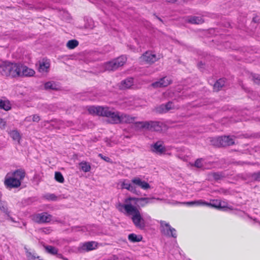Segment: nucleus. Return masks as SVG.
<instances>
[{
  "instance_id": "obj_1",
  "label": "nucleus",
  "mask_w": 260,
  "mask_h": 260,
  "mask_svg": "<svg viewBox=\"0 0 260 260\" xmlns=\"http://www.w3.org/2000/svg\"><path fill=\"white\" fill-rule=\"evenodd\" d=\"M88 112L92 114H95L97 115L108 118V122L110 123L119 124L120 122L121 113L110 110L108 107L90 106L88 108Z\"/></svg>"
},
{
  "instance_id": "obj_2",
  "label": "nucleus",
  "mask_w": 260,
  "mask_h": 260,
  "mask_svg": "<svg viewBox=\"0 0 260 260\" xmlns=\"http://www.w3.org/2000/svg\"><path fill=\"white\" fill-rule=\"evenodd\" d=\"M19 63L6 61L0 66V73L4 76L16 78L20 75Z\"/></svg>"
},
{
  "instance_id": "obj_3",
  "label": "nucleus",
  "mask_w": 260,
  "mask_h": 260,
  "mask_svg": "<svg viewBox=\"0 0 260 260\" xmlns=\"http://www.w3.org/2000/svg\"><path fill=\"white\" fill-rule=\"evenodd\" d=\"M129 216H132L131 219L135 227L140 230H144L147 225V221L151 220L149 215H146L143 217L137 207L135 208Z\"/></svg>"
},
{
  "instance_id": "obj_4",
  "label": "nucleus",
  "mask_w": 260,
  "mask_h": 260,
  "mask_svg": "<svg viewBox=\"0 0 260 260\" xmlns=\"http://www.w3.org/2000/svg\"><path fill=\"white\" fill-rule=\"evenodd\" d=\"M233 136H223L213 138L211 140V144L217 147H225L233 145L235 144Z\"/></svg>"
},
{
  "instance_id": "obj_5",
  "label": "nucleus",
  "mask_w": 260,
  "mask_h": 260,
  "mask_svg": "<svg viewBox=\"0 0 260 260\" xmlns=\"http://www.w3.org/2000/svg\"><path fill=\"white\" fill-rule=\"evenodd\" d=\"M126 61V57L122 55L111 61L105 63L104 68L106 71H114L119 67L122 66Z\"/></svg>"
},
{
  "instance_id": "obj_6",
  "label": "nucleus",
  "mask_w": 260,
  "mask_h": 260,
  "mask_svg": "<svg viewBox=\"0 0 260 260\" xmlns=\"http://www.w3.org/2000/svg\"><path fill=\"white\" fill-rule=\"evenodd\" d=\"M160 230L161 233L167 237L174 238H176L177 237L175 229L172 228L169 223L165 221L161 220L160 221Z\"/></svg>"
},
{
  "instance_id": "obj_7",
  "label": "nucleus",
  "mask_w": 260,
  "mask_h": 260,
  "mask_svg": "<svg viewBox=\"0 0 260 260\" xmlns=\"http://www.w3.org/2000/svg\"><path fill=\"white\" fill-rule=\"evenodd\" d=\"M52 217V215L46 212L36 213L31 215L32 221L39 224L49 223L51 221Z\"/></svg>"
},
{
  "instance_id": "obj_8",
  "label": "nucleus",
  "mask_w": 260,
  "mask_h": 260,
  "mask_svg": "<svg viewBox=\"0 0 260 260\" xmlns=\"http://www.w3.org/2000/svg\"><path fill=\"white\" fill-rule=\"evenodd\" d=\"M4 184L7 188L12 189L19 187L21 182L12 176L11 173H8L5 178Z\"/></svg>"
},
{
  "instance_id": "obj_9",
  "label": "nucleus",
  "mask_w": 260,
  "mask_h": 260,
  "mask_svg": "<svg viewBox=\"0 0 260 260\" xmlns=\"http://www.w3.org/2000/svg\"><path fill=\"white\" fill-rule=\"evenodd\" d=\"M130 202H124L125 204L118 202L116 205V207L119 211L124 213L127 216H129V214L136 207L132 205Z\"/></svg>"
},
{
  "instance_id": "obj_10",
  "label": "nucleus",
  "mask_w": 260,
  "mask_h": 260,
  "mask_svg": "<svg viewBox=\"0 0 260 260\" xmlns=\"http://www.w3.org/2000/svg\"><path fill=\"white\" fill-rule=\"evenodd\" d=\"M153 199L149 198H133L129 197L124 200V202L134 201L138 207H143L147 204L151 203Z\"/></svg>"
},
{
  "instance_id": "obj_11",
  "label": "nucleus",
  "mask_w": 260,
  "mask_h": 260,
  "mask_svg": "<svg viewBox=\"0 0 260 260\" xmlns=\"http://www.w3.org/2000/svg\"><path fill=\"white\" fill-rule=\"evenodd\" d=\"M172 79L170 77L165 76L159 79V80L152 83L151 86L155 88L165 87L172 84Z\"/></svg>"
},
{
  "instance_id": "obj_12",
  "label": "nucleus",
  "mask_w": 260,
  "mask_h": 260,
  "mask_svg": "<svg viewBox=\"0 0 260 260\" xmlns=\"http://www.w3.org/2000/svg\"><path fill=\"white\" fill-rule=\"evenodd\" d=\"M133 185L137 189V187H140L143 190H147L150 188L149 184L144 180H142L140 177H135L131 180Z\"/></svg>"
},
{
  "instance_id": "obj_13",
  "label": "nucleus",
  "mask_w": 260,
  "mask_h": 260,
  "mask_svg": "<svg viewBox=\"0 0 260 260\" xmlns=\"http://www.w3.org/2000/svg\"><path fill=\"white\" fill-rule=\"evenodd\" d=\"M151 151L156 154L161 155L166 152V148L162 145V142L157 141L150 146Z\"/></svg>"
},
{
  "instance_id": "obj_14",
  "label": "nucleus",
  "mask_w": 260,
  "mask_h": 260,
  "mask_svg": "<svg viewBox=\"0 0 260 260\" xmlns=\"http://www.w3.org/2000/svg\"><path fill=\"white\" fill-rule=\"evenodd\" d=\"M98 245V243L95 241L86 242L81 244L79 249L83 251H89L97 248Z\"/></svg>"
},
{
  "instance_id": "obj_15",
  "label": "nucleus",
  "mask_w": 260,
  "mask_h": 260,
  "mask_svg": "<svg viewBox=\"0 0 260 260\" xmlns=\"http://www.w3.org/2000/svg\"><path fill=\"white\" fill-rule=\"evenodd\" d=\"M20 75L19 77H31L34 75L35 72L34 70L19 63Z\"/></svg>"
},
{
  "instance_id": "obj_16",
  "label": "nucleus",
  "mask_w": 260,
  "mask_h": 260,
  "mask_svg": "<svg viewBox=\"0 0 260 260\" xmlns=\"http://www.w3.org/2000/svg\"><path fill=\"white\" fill-rule=\"evenodd\" d=\"M141 58L142 60L150 64L155 62L157 60L156 55L149 52H146Z\"/></svg>"
},
{
  "instance_id": "obj_17",
  "label": "nucleus",
  "mask_w": 260,
  "mask_h": 260,
  "mask_svg": "<svg viewBox=\"0 0 260 260\" xmlns=\"http://www.w3.org/2000/svg\"><path fill=\"white\" fill-rule=\"evenodd\" d=\"M122 188L126 189L131 192L139 195L140 193L139 190H138L133 185V183H129L128 181L124 180L121 184Z\"/></svg>"
},
{
  "instance_id": "obj_18",
  "label": "nucleus",
  "mask_w": 260,
  "mask_h": 260,
  "mask_svg": "<svg viewBox=\"0 0 260 260\" xmlns=\"http://www.w3.org/2000/svg\"><path fill=\"white\" fill-rule=\"evenodd\" d=\"M136 118V117L132 116L128 114L121 113L120 123H133Z\"/></svg>"
},
{
  "instance_id": "obj_19",
  "label": "nucleus",
  "mask_w": 260,
  "mask_h": 260,
  "mask_svg": "<svg viewBox=\"0 0 260 260\" xmlns=\"http://www.w3.org/2000/svg\"><path fill=\"white\" fill-rule=\"evenodd\" d=\"M148 123L146 129L151 131H159L161 129L160 123L158 121H146Z\"/></svg>"
},
{
  "instance_id": "obj_20",
  "label": "nucleus",
  "mask_w": 260,
  "mask_h": 260,
  "mask_svg": "<svg viewBox=\"0 0 260 260\" xmlns=\"http://www.w3.org/2000/svg\"><path fill=\"white\" fill-rule=\"evenodd\" d=\"M12 176L16 179H18L19 181H21L25 176V172L23 169H17L13 172H10Z\"/></svg>"
},
{
  "instance_id": "obj_21",
  "label": "nucleus",
  "mask_w": 260,
  "mask_h": 260,
  "mask_svg": "<svg viewBox=\"0 0 260 260\" xmlns=\"http://www.w3.org/2000/svg\"><path fill=\"white\" fill-rule=\"evenodd\" d=\"M186 21L191 24H199L203 23L204 20L201 17L190 16L187 18Z\"/></svg>"
},
{
  "instance_id": "obj_22",
  "label": "nucleus",
  "mask_w": 260,
  "mask_h": 260,
  "mask_svg": "<svg viewBox=\"0 0 260 260\" xmlns=\"http://www.w3.org/2000/svg\"><path fill=\"white\" fill-rule=\"evenodd\" d=\"M133 128L137 131H141L143 129H146L148 126V123L146 121H139L133 123Z\"/></svg>"
},
{
  "instance_id": "obj_23",
  "label": "nucleus",
  "mask_w": 260,
  "mask_h": 260,
  "mask_svg": "<svg viewBox=\"0 0 260 260\" xmlns=\"http://www.w3.org/2000/svg\"><path fill=\"white\" fill-rule=\"evenodd\" d=\"M133 83L134 79L133 78H127L121 82L120 87L121 89L128 88L133 85Z\"/></svg>"
},
{
  "instance_id": "obj_24",
  "label": "nucleus",
  "mask_w": 260,
  "mask_h": 260,
  "mask_svg": "<svg viewBox=\"0 0 260 260\" xmlns=\"http://www.w3.org/2000/svg\"><path fill=\"white\" fill-rule=\"evenodd\" d=\"M225 79L224 78H221L217 80L214 83L213 86L214 90L215 91H218L225 84Z\"/></svg>"
},
{
  "instance_id": "obj_25",
  "label": "nucleus",
  "mask_w": 260,
  "mask_h": 260,
  "mask_svg": "<svg viewBox=\"0 0 260 260\" xmlns=\"http://www.w3.org/2000/svg\"><path fill=\"white\" fill-rule=\"evenodd\" d=\"M44 88L46 90H58L59 87L53 81H49L45 83Z\"/></svg>"
},
{
  "instance_id": "obj_26",
  "label": "nucleus",
  "mask_w": 260,
  "mask_h": 260,
  "mask_svg": "<svg viewBox=\"0 0 260 260\" xmlns=\"http://www.w3.org/2000/svg\"><path fill=\"white\" fill-rule=\"evenodd\" d=\"M9 135L14 141H17L18 144L20 143V140L21 138V136L18 131H17V130L11 131L10 132Z\"/></svg>"
},
{
  "instance_id": "obj_27",
  "label": "nucleus",
  "mask_w": 260,
  "mask_h": 260,
  "mask_svg": "<svg viewBox=\"0 0 260 260\" xmlns=\"http://www.w3.org/2000/svg\"><path fill=\"white\" fill-rule=\"evenodd\" d=\"M44 247L46 252L51 255H56L58 251L57 248L51 245H44Z\"/></svg>"
},
{
  "instance_id": "obj_28",
  "label": "nucleus",
  "mask_w": 260,
  "mask_h": 260,
  "mask_svg": "<svg viewBox=\"0 0 260 260\" xmlns=\"http://www.w3.org/2000/svg\"><path fill=\"white\" fill-rule=\"evenodd\" d=\"M128 239L129 241L133 243L138 242L142 241V237L141 235H137L133 233L128 236Z\"/></svg>"
},
{
  "instance_id": "obj_29",
  "label": "nucleus",
  "mask_w": 260,
  "mask_h": 260,
  "mask_svg": "<svg viewBox=\"0 0 260 260\" xmlns=\"http://www.w3.org/2000/svg\"><path fill=\"white\" fill-rule=\"evenodd\" d=\"M204 205L219 209V206H220V201L213 200V203H208L203 201V206Z\"/></svg>"
},
{
  "instance_id": "obj_30",
  "label": "nucleus",
  "mask_w": 260,
  "mask_h": 260,
  "mask_svg": "<svg viewBox=\"0 0 260 260\" xmlns=\"http://www.w3.org/2000/svg\"><path fill=\"white\" fill-rule=\"evenodd\" d=\"M82 170L84 172H88L91 170V166L88 162L82 161L79 164Z\"/></svg>"
},
{
  "instance_id": "obj_31",
  "label": "nucleus",
  "mask_w": 260,
  "mask_h": 260,
  "mask_svg": "<svg viewBox=\"0 0 260 260\" xmlns=\"http://www.w3.org/2000/svg\"><path fill=\"white\" fill-rule=\"evenodd\" d=\"M11 105L9 102L0 99V109L8 111L11 109Z\"/></svg>"
},
{
  "instance_id": "obj_32",
  "label": "nucleus",
  "mask_w": 260,
  "mask_h": 260,
  "mask_svg": "<svg viewBox=\"0 0 260 260\" xmlns=\"http://www.w3.org/2000/svg\"><path fill=\"white\" fill-rule=\"evenodd\" d=\"M184 204H185L187 206H203V200H200L198 201L187 202L183 203Z\"/></svg>"
},
{
  "instance_id": "obj_33",
  "label": "nucleus",
  "mask_w": 260,
  "mask_h": 260,
  "mask_svg": "<svg viewBox=\"0 0 260 260\" xmlns=\"http://www.w3.org/2000/svg\"><path fill=\"white\" fill-rule=\"evenodd\" d=\"M204 164L205 161L204 159L202 158L197 159L194 164L193 166L197 168L203 169L204 168Z\"/></svg>"
},
{
  "instance_id": "obj_34",
  "label": "nucleus",
  "mask_w": 260,
  "mask_h": 260,
  "mask_svg": "<svg viewBox=\"0 0 260 260\" xmlns=\"http://www.w3.org/2000/svg\"><path fill=\"white\" fill-rule=\"evenodd\" d=\"M78 44L79 42L76 40H71L68 42L67 47L70 49H73L76 47Z\"/></svg>"
},
{
  "instance_id": "obj_35",
  "label": "nucleus",
  "mask_w": 260,
  "mask_h": 260,
  "mask_svg": "<svg viewBox=\"0 0 260 260\" xmlns=\"http://www.w3.org/2000/svg\"><path fill=\"white\" fill-rule=\"evenodd\" d=\"M220 206H219V209L224 211H227L228 209L233 210L232 206H229L227 203L224 202L220 201Z\"/></svg>"
},
{
  "instance_id": "obj_36",
  "label": "nucleus",
  "mask_w": 260,
  "mask_h": 260,
  "mask_svg": "<svg viewBox=\"0 0 260 260\" xmlns=\"http://www.w3.org/2000/svg\"><path fill=\"white\" fill-rule=\"evenodd\" d=\"M0 210L5 213L6 215H8L10 212L8 211L7 205L5 202L0 201Z\"/></svg>"
},
{
  "instance_id": "obj_37",
  "label": "nucleus",
  "mask_w": 260,
  "mask_h": 260,
  "mask_svg": "<svg viewBox=\"0 0 260 260\" xmlns=\"http://www.w3.org/2000/svg\"><path fill=\"white\" fill-rule=\"evenodd\" d=\"M55 179L59 183H63L64 180L62 174L59 172L55 173Z\"/></svg>"
},
{
  "instance_id": "obj_38",
  "label": "nucleus",
  "mask_w": 260,
  "mask_h": 260,
  "mask_svg": "<svg viewBox=\"0 0 260 260\" xmlns=\"http://www.w3.org/2000/svg\"><path fill=\"white\" fill-rule=\"evenodd\" d=\"M25 252H26V255L28 260H35L37 259L36 255L35 253H32L29 251H28V249L27 248H25Z\"/></svg>"
},
{
  "instance_id": "obj_39",
  "label": "nucleus",
  "mask_w": 260,
  "mask_h": 260,
  "mask_svg": "<svg viewBox=\"0 0 260 260\" xmlns=\"http://www.w3.org/2000/svg\"><path fill=\"white\" fill-rule=\"evenodd\" d=\"M165 104H161L159 106L156 107L155 110L156 112L159 113H167V110L165 109Z\"/></svg>"
},
{
  "instance_id": "obj_40",
  "label": "nucleus",
  "mask_w": 260,
  "mask_h": 260,
  "mask_svg": "<svg viewBox=\"0 0 260 260\" xmlns=\"http://www.w3.org/2000/svg\"><path fill=\"white\" fill-rule=\"evenodd\" d=\"M211 176L215 180H219L223 177L222 174L218 172L212 173Z\"/></svg>"
},
{
  "instance_id": "obj_41",
  "label": "nucleus",
  "mask_w": 260,
  "mask_h": 260,
  "mask_svg": "<svg viewBox=\"0 0 260 260\" xmlns=\"http://www.w3.org/2000/svg\"><path fill=\"white\" fill-rule=\"evenodd\" d=\"M252 80L257 84H260V75L256 74H251Z\"/></svg>"
},
{
  "instance_id": "obj_42",
  "label": "nucleus",
  "mask_w": 260,
  "mask_h": 260,
  "mask_svg": "<svg viewBox=\"0 0 260 260\" xmlns=\"http://www.w3.org/2000/svg\"><path fill=\"white\" fill-rule=\"evenodd\" d=\"M165 108L167 110V112H168L169 110L174 109L175 108V106L172 102H169L166 104H165Z\"/></svg>"
},
{
  "instance_id": "obj_43",
  "label": "nucleus",
  "mask_w": 260,
  "mask_h": 260,
  "mask_svg": "<svg viewBox=\"0 0 260 260\" xmlns=\"http://www.w3.org/2000/svg\"><path fill=\"white\" fill-rule=\"evenodd\" d=\"M251 177L255 181H260V172L253 173L251 175Z\"/></svg>"
},
{
  "instance_id": "obj_44",
  "label": "nucleus",
  "mask_w": 260,
  "mask_h": 260,
  "mask_svg": "<svg viewBox=\"0 0 260 260\" xmlns=\"http://www.w3.org/2000/svg\"><path fill=\"white\" fill-rule=\"evenodd\" d=\"M46 198L47 200L51 201H55L57 200V197L53 193L46 194Z\"/></svg>"
},
{
  "instance_id": "obj_45",
  "label": "nucleus",
  "mask_w": 260,
  "mask_h": 260,
  "mask_svg": "<svg viewBox=\"0 0 260 260\" xmlns=\"http://www.w3.org/2000/svg\"><path fill=\"white\" fill-rule=\"evenodd\" d=\"M49 68V65L47 63L43 62L40 64V70L42 71H47V69Z\"/></svg>"
},
{
  "instance_id": "obj_46",
  "label": "nucleus",
  "mask_w": 260,
  "mask_h": 260,
  "mask_svg": "<svg viewBox=\"0 0 260 260\" xmlns=\"http://www.w3.org/2000/svg\"><path fill=\"white\" fill-rule=\"evenodd\" d=\"M98 156L106 162H111L112 161L111 159L109 157L104 156L101 153L99 154Z\"/></svg>"
},
{
  "instance_id": "obj_47",
  "label": "nucleus",
  "mask_w": 260,
  "mask_h": 260,
  "mask_svg": "<svg viewBox=\"0 0 260 260\" xmlns=\"http://www.w3.org/2000/svg\"><path fill=\"white\" fill-rule=\"evenodd\" d=\"M40 120V116L38 115L35 114L32 116V120L34 122H39Z\"/></svg>"
},
{
  "instance_id": "obj_48",
  "label": "nucleus",
  "mask_w": 260,
  "mask_h": 260,
  "mask_svg": "<svg viewBox=\"0 0 260 260\" xmlns=\"http://www.w3.org/2000/svg\"><path fill=\"white\" fill-rule=\"evenodd\" d=\"M7 215V219H9V220H10L11 221L13 222H15V220L14 219V218L10 216V213L8 214V215Z\"/></svg>"
},
{
  "instance_id": "obj_49",
  "label": "nucleus",
  "mask_w": 260,
  "mask_h": 260,
  "mask_svg": "<svg viewBox=\"0 0 260 260\" xmlns=\"http://www.w3.org/2000/svg\"><path fill=\"white\" fill-rule=\"evenodd\" d=\"M6 147V144L4 143L1 142L0 141V150L2 149L3 148H5Z\"/></svg>"
},
{
  "instance_id": "obj_50",
  "label": "nucleus",
  "mask_w": 260,
  "mask_h": 260,
  "mask_svg": "<svg viewBox=\"0 0 260 260\" xmlns=\"http://www.w3.org/2000/svg\"><path fill=\"white\" fill-rule=\"evenodd\" d=\"M55 255L56 256V257L57 258H61V259H62L63 258V256L62 254L58 253H57V254H56Z\"/></svg>"
},
{
  "instance_id": "obj_51",
  "label": "nucleus",
  "mask_w": 260,
  "mask_h": 260,
  "mask_svg": "<svg viewBox=\"0 0 260 260\" xmlns=\"http://www.w3.org/2000/svg\"><path fill=\"white\" fill-rule=\"evenodd\" d=\"M248 217L251 219H253L255 222H257L259 223V221L256 218L253 219L249 215H247Z\"/></svg>"
},
{
  "instance_id": "obj_52",
  "label": "nucleus",
  "mask_w": 260,
  "mask_h": 260,
  "mask_svg": "<svg viewBox=\"0 0 260 260\" xmlns=\"http://www.w3.org/2000/svg\"><path fill=\"white\" fill-rule=\"evenodd\" d=\"M31 116L27 117H26V118H25V120L26 121H28V122L30 121H31Z\"/></svg>"
},
{
  "instance_id": "obj_53",
  "label": "nucleus",
  "mask_w": 260,
  "mask_h": 260,
  "mask_svg": "<svg viewBox=\"0 0 260 260\" xmlns=\"http://www.w3.org/2000/svg\"><path fill=\"white\" fill-rule=\"evenodd\" d=\"M166 1L169 3H174L175 2H177V0H166Z\"/></svg>"
},
{
  "instance_id": "obj_54",
  "label": "nucleus",
  "mask_w": 260,
  "mask_h": 260,
  "mask_svg": "<svg viewBox=\"0 0 260 260\" xmlns=\"http://www.w3.org/2000/svg\"><path fill=\"white\" fill-rule=\"evenodd\" d=\"M63 260H68V259L66 257H64V256H63V258H62Z\"/></svg>"
},
{
  "instance_id": "obj_55",
  "label": "nucleus",
  "mask_w": 260,
  "mask_h": 260,
  "mask_svg": "<svg viewBox=\"0 0 260 260\" xmlns=\"http://www.w3.org/2000/svg\"><path fill=\"white\" fill-rule=\"evenodd\" d=\"M238 164H240V165H243V164H244V162H239Z\"/></svg>"
},
{
  "instance_id": "obj_56",
  "label": "nucleus",
  "mask_w": 260,
  "mask_h": 260,
  "mask_svg": "<svg viewBox=\"0 0 260 260\" xmlns=\"http://www.w3.org/2000/svg\"><path fill=\"white\" fill-rule=\"evenodd\" d=\"M158 19L160 20V21H161V19L159 18H158Z\"/></svg>"
},
{
  "instance_id": "obj_57",
  "label": "nucleus",
  "mask_w": 260,
  "mask_h": 260,
  "mask_svg": "<svg viewBox=\"0 0 260 260\" xmlns=\"http://www.w3.org/2000/svg\"><path fill=\"white\" fill-rule=\"evenodd\" d=\"M3 122V119H1V123Z\"/></svg>"
},
{
  "instance_id": "obj_58",
  "label": "nucleus",
  "mask_w": 260,
  "mask_h": 260,
  "mask_svg": "<svg viewBox=\"0 0 260 260\" xmlns=\"http://www.w3.org/2000/svg\"><path fill=\"white\" fill-rule=\"evenodd\" d=\"M259 224L260 225V222H259Z\"/></svg>"
}]
</instances>
